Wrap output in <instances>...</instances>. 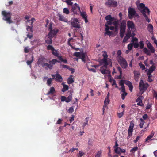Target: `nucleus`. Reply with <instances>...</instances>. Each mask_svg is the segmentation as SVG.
<instances>
[{
	"label": "nucleus",
	"mask_w": 157,
	"mask_h": 157,
	"mask_svg": "<svg viewBox=\"0 0 157 157\" xmlns=\"http://www.w3.org/2000/svg\"><path fill=\"white\" fill-rule=\"evenodd\" d=\"M105 19L107 21L105 24V34L110 36L113 34V32L109 30V27L108 26V25H113L117 30L119 23V21L115 17H112L110 15L107 16L105 17Z\"/></svg>",
	"instance_id": "obj_1"
},
{
	"label": "nucleus",
	"mask_w": 157,
	"mask_h": 157,
	"mask_svg": "<svg viewBox=\"0 0 157 157\" xmlns=\"http://www.w3.org/2000/svg\"><path fill=\"white\" fill-rule=\"evenodd\" d=\"M102 56L103 59L100 61V63L101 65H102V67L106 68L107 66L108 65L110 67H112V62L111 60L109 58H108V56L107 52L105 51L102 52Z\"/></svg>",
	"instance_id": "obj_2"
},
{
	"label": "nucleus",
	"mask_w": 157,
	"mask_h": 157,
	"mask_svg": "<svg viewBox=\"0 0 157 157\" xmlns=\"http://www.w3.org/2000/svg\"><path fill=\"white\" fill-rule=\"evenodd\" d=\"M149 87V85L147 83H144L142 80H141L139 83V89L140 92L137 94V96H140Z\"/></svg>",
	"instance_id": "obj_3"
},
{
	"label": "nucleus",
	"mask_w": 157,
	"mask_h": 157,
	"mask_svg": "<svg viewBox=\"0 0 157 157\" xmlns=\"http://www.w3.org/2000/svg\"><path fill=\"white\" fill-rule=\"evenodd\" d=\"M100 71L103 74H105L106 76H107L109 78V81L111 82H112V85H115L116 84L115 81L113 78H111L110 75L111 72L108 70H106L103 68V67H101L100 69Z\"/></svg>",
	"instance_id": "obj_4"
},
{
	"label": "nucleus",
	"mask_w": 157,
	"mask_h": 157,
	"mask_svg": "<svg viewBox=\"0 0 157 157\" xmlns=\"http://www.w3.org/2000/svg\"><path fill=\"white\" fill-rule=\"evenodd\" d=\"M2 14L3 17L2 18L3 20L6 21L7 23L10 24L12 23L13 21L11 19V14L10 13L3 11L2 12Z\"/></svg>",
	"instance_id": "obj_5"
},
{
	"label": "nucleus",
	"mask_w": 157,
	"mask_h": 157,
	"mask_svg": "<svg viewBox=\"0 0 157 157\" xmlns=\"http://www.w3.org/2000/svg\"><path fill=\"white\" fill-rule=\"evenodd\" d=\"M140 12L142 14L146 21L148 22H150V20L147 16L150 14V11L149 9L147 7L144 8V9L140 10Z\"/></svg>",
	"instance_id": "obj_6"
},
{
	"label": "nucleus",
	"mask_w": 157,
	"mask_h": 157,
	"mask_svg": "<svg viewBox=\"0 0 157 157\" xmlns=\"http://www.w3.org/2000/svg\"><path fill=\"white\" fill-rule=\"evenodd\" d=\"M117 61L122 67L125 69L128 66L127 63L124 58L122 57H119L117 58Z\"/></svg>",
	"instance_id": "obj_7"
},
{
	"label": "nucleus",
	"mask_w": 157,
	"mask_h": 157,
	"mask_svg": "<svg viewBox=\"0 0 157 157\" xmlns=\"http://www.w3.org/2000/svg\"><path fill=\"white\" fill-rule=\"evenodd\" d=\"M119 84L120 86H121V87L120 89L121 90L120 93L122 99L123 100H124L125 97L127 95V93L125 91V87L123 81H121L120 82Z\"/></svg>",
	"instance_id": "obj_8"
},
{
	"label": "nucleus",
	"mask_w": 157,
	"mask_h": 157,
	"mask_svg": "<svg viewBox=\"0 0 157 157\" xmlns=\"http://www.w3.org/2000/svg\"><path fill=\"white\" fill-rule=\"evenodd\" d=\"M128 17L130 19H132L133 16L136 17L137 18L139 17V16L136 12V11L134 8H129L128 9Z\"/></svg>",
	"instance_id": "obj_9"
},
{
	"label": "nucleus",
	"mask_w": 157,
	"mask_h": 157,
	"mask_svg": "<svg viewBox=\"0 0 157 157\" xmlns=\"http://www.w3.org/2000/svg\"><path fill=\"white\" fill-rule=\"evenodd\" d=\"M71 25L72 26L75 28H80V25L78 19L76 18H72L71 21Z\"/></svg>",
	"instance_id": "obj_10"
},
{
	"label": "nucleus",
	"mask_w": 157,
	"mask_h": 157,
	"mask_svg": "<svg viewBox=\"0 0 157 157\" xmlns=\"http://www.w3.org/2000/svg\"><path fill=\"white\" fill-rule=\"evenodd\" d=\"M126 28V23L124 21L122 22L120 27V35L121 37L124 36Z\"/></svg>",
	"instance_id": "obj_11"
},
{
	"label": "nucleus",
	"mask_w": 157,
	"mask_h": 157,
	"mask_svg": "<svg viewBox=\"0 0 157 157\" xmlns=\"http://www.w3.org/2000/svg\"><path fill=\"white\" fill-rule=\"evenodd\" d=\"M114 148L115 152L117 154H120L121 153H124L125 152V150L124 149H121L118 147V144L117 142H116Z\"/></svg>",
	"instance_id": "obj_12"
},
{
	"label": "nucleus",
	"mask_w": 157,
	"mask_h": 157,
	"mask_svg": "<svg viewBox=\"0 0 157 157\" xmlns=\"http://www.w3.org/2000/svg\"><path fill=\"white\" fill-rule=\"evenodd\" d=\"M127 25L128 29L132 32H134L136 30L135 24L134 23L131 21H128L127 22Z\"/></svg>",
	"instance_id": "obj_13"
},
{
	"label": "nucleus",
	"mask_w": 157,
	"mask_h": 157,
	"mask_svg": "<svg viewBox=\"0 0 157 157\" xmlns=\"http://www.w3.org/2000/svg\"><path fill=\"white\" fill-rule=\"evenodd\" d=\"M71 10L74 14H77L78 12H81L80 7L76 3L72 6Z\"/></svg>",
	"instance_id": "obj_14"
},
{
	"label": "nucleus",
	"mask_w": 157,
	"mask_h": 157,
	"mask_svg": "<svg viewBox=\"0 0 157 157\" xmlns=\"http://www.w3.org/2000/svg\"><path fill=\"white\" fill-rule=\"evenodd\" d=\"M58 31L59 30L58 29L56 30L54 29L49 30V32L48 33L47 36L48 38H53L56 36Z\"/></svg>",
	"instance_id": "obj_15"
},
{
	"label": "nucleus",
	"mask_w": 157,
	"mask_h": 157,
	"mask_svg": "<svg viewBox=\"0 0 157 157\" xmlns=\"http://www.w3.org/2000/svg\"><path fill=\"white\" fill-rule=\"evenodd\" d=\"M134 124L133 122L131 121L130 122V125L128 131V138H129L132 135V132L133 130Z\"/></svg>",
	"instance_id": "obj_16"
},
{
	"label": "nucleus",
	"mask_w": 157,
	"mask_h": 157,
	"mask_svg": "<svg viewBox=\"0 0 157 157\" xmlns=\"http://www.w3.org/2000/svg\"><path fill=\"white\" fill-rule=\"evenodd\" d=\"M72 94H71L67 98L65 96H62L61 98V101H65L67 103L70 102L72 98Z\"/></svg>",
	"instance_id": "obj_17"
},
{
	"label": "nucleus",
	"mask_w": 157,
	"mask_h": 157,
	"mask_svg": "<svg viewBox=\"0 0 157 157\" xmlns=\"http://www.w3.org/2000/svg\"><path fill=\"white\" fill-rule=\"evenodd\" d=\"M106 5L109 6L115 7L117 6V3L115 1L108 0L106 2Z\"/></svg>",
	"instance_id": "obj_18"
},
{
	"label": "nucleus",
	"mask_w": 157,
	"mask_h": 157,
	"mask_svg": "<svg viewBox=\"0 0 157 157\" xmlns=\"http://www.w3.org/2000/svg\"><path fill=\"white\" fill-rule=\"evenodd\" d=\"M52 76L53 78H54L57 82H62L63 78L62 76L59 74H56V75H52Z\"/></svg>",
	"instance_id": "obj_19"
},
{
	"label": "nucleus",
	"mask_w": 157,
	"mask_h": 157,
	"mask_svg": "<svg viewBox=\"0 0 157 157\" xmlns=\"http://www.w3.org/2000/svg\"><path fill=\"white\" fill-rule=\"evenodd\" d=\"M35 20L34 18H32L30 20H28L27 21L28 22L31 23L30 26H28L26 28L27 31H30L31 32H33V24L34 21Z\"/></svg>",
	"instance_id": "obj_20"
},
{
	"label": "nucleus",
	"mask_w": 157,
	"mask_h": 157,
	"mask_svg": "<svg viewBox=\"0 0 157 157\" xmlns=\"http://www.w3.org/2000/svg\"><path fill=\"white\" fill-rule=\"evenodd\" d=\"M132 44L133 45L135 48H137L138 47V39L136 37H133L131 40Z\"/></svg>",
	"instance_id": "obj_21"
},
{
	"label": "nucleus",
	"mask_w": 157,
	"mask_h": 157,
	"mask_svg": "<svg viewBox=\"0 0 157 157\" xmlns=\"http://www.w3.org/2000/svg\"><path fill=\"white\" fill-rule=\"evenodd\" d=\"M80 15L82 18L84 20L85 22L86 23H87L88 22V19H87V14L85 12H80Z\"/></svg>",
	"instance_id": "obj_22"
},
{
	"label": "nucleus",
	"mask_w": 157,
	"mask_h": 157,
	"mask_svg": "<svg viewBox=\"0 0 157 157\" xmlns=\"http://www.w3.org/2000/svg\"><path fill=\"white\" fill-rule=\"evenodd\" d=\"M121 81H123L124 84V83L128 86L129 88V90L131 92H132V91L133 86L131 82L128 81H125L124 82L123 80H121Z\"/></svg>",
	"instance_id": "obj_23"
},
{
	"label": "nucleus",
	"mask_w": 157,
	"mask_h": 157,
	"mask_svg": "<svg viewBox=\"0 0 157 157\" xmlns=\"http://www.w3.org/2000/svg\"><path fill=\"white\" fill-rule=\"evenodd\" d=\"M109 98H108V97H106L104 101V105L103 108V113L104 112V110L107 109V105L109 103Z\"/></svg>",
	"instance_id": "obj_24"
},
{
	"label": "nucleus",
	"mask_w": 157,
	"mask_h": 157,
	"mask_svg": "<svg viewBox=\"0 0 157 157\" xmlns=\"http://www.w3.org/2000/svg\"><path fill=\"white\" fill-rule=\"evenodd\" d=\"M147 46L148 48L150 50L149 51L151 53H153L155 52V49L150 43H149L147 44Z\"/></svg>",
	"instance_id": "obj_25"
},
{
	"label": "nucleus",
	"mask_w": 157,
	"mask_h": 157,
	"mask_svg": "<svg viewBox=\"0 0 157 157\" xmlns=\"http://www.w3.org/2000/svg\"><path fill=\"white\" fill-rule=\"evenodd\" d=\"M98 65H93L92 62H88L86 63V66L87 68L88 69H90V68L91 67H98Z\"/></svg>",
	"instance_id": "obj_26"
},
{
	"label": "nucleus",
	"mask_w": 157,
	"mask_h": 157,
	"mask_svg": "<svg viewBox=\"0 0 157 157\" xmlns=\"http://www.w3.org/2000/svg\"><path fill=\"white\" fill-rule=\"evenodd\" d=\"M57 16L59 17V19L62 21H63L64 22H67L68 21L67 19L66 18L63 16L61 14L59 13L57 15Z\"/></svg>",
	"instance_id": "obj_27"
},
{
	"label": "nucleus",
	"mask_w": 157,
	"mask_h": 157,
	"mask_svg": "<svg viewBox=\"0 0 157 157\" xmlns=\"http://www.w3.org/2000/svg\"><path fill=\"white\" fill-rule=\"evenodd\" d=\"M155 68L156 67L154 65L150 67L147 72V74H151L155 70Z\"/></svg>",
	"instance_id": "obj_28"
},
{
	"label": "nucleus",
	"mask_w": 157,
	"mask_h": 157,
	"mask_svg": "<svg viewBox=\"0 0 157 157\" xmlns=\"http://www.w3.org/2000/svg\"><path fill=\"white\" fill-rule=\"evenodd\" d=\"M147 29L148 31L151 34H153V27L151 24H148L147 26Z\"/></svg>",
	"instance_id": "obj_29"
},
{
	"label": "nucleus",
	"mask_w": 157,
	"mask_h": 157,
	"mask_svg": "<svg viewBox=\"0 0 157 157\" xmlns=\"http://www.w3.org/2000/svg\"><path fill=\"white\" fill-rule=\"evenodd\" d=\"M55 92V90L53 87H51L49 89V91L47 94V95H52Z\"/></svg>",
	"instance_id": "obj_30"
},
{
	"label": "nucleus",
	"mask_w": 157,
	"mask_h": 157,
	"mask_svg": "<svg viewBox=\"0 0 157 157\" xmlns=\"http://www.w3.org/2000/svg\"><path fill=\"white\" fill-rule=\"evenodd\" d=\"M134 74L135 80L136 81H138V78L140 75L139 72L138 71H134Z\"/></svg>",
	"instance_id": "obj_31"
},
{
	"label": "nucleus",
	"mask_w": 157,
	"mask_h": 157,
	"mask_svg": "<svg viewBox=\"0 0 157 157\" xmlns=\"http://www.w3.org/2000/svg\"><path fill=\"white\" fill-rule=\"evenodd\" d=\"M45 66L47 67H45V68L46 69H47L48 68H49L50 69H52V66L49 63H44L42 64V67H44Z\"/></svg>",
	"instance_id": "obj_32"
},
{
	"label": "nucleus",
	"mask_w": 157,
	"mask_h": 157,
	"mask_svg": "<svg viewBox=\"0 0 157 157\" xmlns=\"http://www.w3.org/2000/svg\"><path fill=\"white\" fill-rule=\"evenodd\" d=\"M154 133H152L151 134L149 135L148 137L146 138V141L149 142L150 140H151L152 139L151 138L153 136Z\"/></svg>",
	"instance_id": "obj_33"
},
{
	"label": "nucleus",
	"mask_w": 157,
	"mask_h": 157,
	"mask_svg": "<svg viewBox=\"0 0 157 157\" xmlns=\"http://www.w3.org/2000/svg\"><path fill=\"white\" fill-rule=\"evenodd\" d=\"M146 7L145 6V5L143 3H140V4L138 6L137 8L140 11L141 10L144 9Z\"/></svg>",
	"instance_id": "obj_34"
},
{
	"label": "nucleus",
	"mask_w": 157,
	"mask_h": 157,
	"mask_svg": "<svg viewBox=\"0 0 157 157\" xmlns=\"http://www.w3.org/2000/svg\"><path fill=\"white\" fill-rule=\"evenodd\" d=\"M56 62L59 63V61L56 59H53L52 60L50 61L49 62V63L52 66V67H53V65H54Z\"/></svg>",
	"instance_id": "obj_35"
},
{
	"label": "nucleus",
	"mask_w": 157,
	"mask_h": 157,
	"mask_svg": "<svg viewBox=\"0 0 157 157\" xmlns=\"http://www.w3.org/2000/svg\"><path fill=\"white\" fill-rule=\"evenodd\" d=\"M73 75H71L67 79V83L69 84H71L74 82L73 78L71 77Z\"/></svg>",
	"instance_id": "obj_36"
},
{
	"label": "nucleus",
	"mask_w": 157,
	"mask_h": 157,
	"mask_svg": "<svg viewBox=\"0 0 157 157\" xmlns=\"http://www.w3.org/2000/svg\"><path fill=\"white\" fill-rule=\"evenodd\" d=\"M138 47H139L140 49H143L144 46V43L143 41H140L139 43H138Z\"/></svg>",
	"instance_id": "obj_37"
},
{
	"label": "nucleus",
	"mask_w": 157,
	"mask_h": 157,
	"mask_svg": "<svg viewBox=\"0 0 157 157\" xmlns=\"http://www.w3.org/2000/svg\"><path fill=\"white\" fill-rule=\"evenodd\" d=\"M69 87L68 85L65 84H63V88L62 89V91L64 92L68 90Z\"/></svg>",
	"instance_id": "obj_38"
},
{
	"label": "nucleus",
	"mask_w": 157,
	"mask_h": 157,
	"mask_svg": "<svg viewBox=\"0 0 157 157\" xmlns=\"http://www.w3.org/2000/svg\"><path fill=\"white\" fill-rule=\"evenodd\" d=\"M130 34H128V33L126 34L125 36L123 42H125L130 37Z\"/></svg>",
	"instance_id": "obj_39"
},
{
	"label": "nucleus",
	"mask_w": 157,
	"mask_h": 157,
	"mask_svg": "<svg viewBox=\"0 0 157 157\" xmlns=\"http://www.w3.org/2000/svg\"><path fill=\"white\" fill-rule=\"evenodd\" d=\"M143 51L147 55H151L150 52L146 48L143 49Z\"/></svg>",
	"instance_id": "obj_40"
},
{
	"label": "nucleus",
	"mask_w": 157,
	"mask_h": 157,
	"mask_svg": "<svg viewBox=\"0 0 157 157\" xmlns=\"http://www.w3.org/2000/svg\"><path fill=\"white\" fill-rule=\"evenodd\" d=\"M79 58L82 59V61L84 62H85V55L84 54L82 53Z\"/></svg>",
	"instance_id": "obj_41"
},
{
	"label": "nucleus",
	"mask_w": 157,
	"mask_h": 157,
	"mask_svg": "<svg viewBox=\"0 0 157 157\" xmlns=\"http://www.w3.org/2000/svg\"><path fill=\"white\" fill-rule=\"evenodd\" d=\"M140 122L139 124V126L140 128H142L143 127V125L145 123V121L143 120V119L142 118H141L140 119Z\"/></svg>",
	"instance_id": "obj_42"
},
{
	"label": "nucleus",
	"mask_w": 157,
	"mask_h": 157,
	"mask_svg": "<svg viewBox=\"0 0 157 157\" xmlns=\"http://www.w3.org/2000/svg\"><path fill=\"white\" fill-rule=\"evenodd\" d=\"M138 148L137 147H135L133 148H132L130 151L132 154L134 155V152L138 150Z\"/></svg>",
	"instance_id": "obj_43"
},
{
	"label": "nucleus",
	"mask_w": 157,
	"mask_h": 157,
	"mask_svg": "<svg viewBox=\"0 0 157 157\" xmlns=\"http://www.w3.org/2000/svg\"><path fill=\"white\" fill-rule=\"evenodd\" d=\"M63 12L64 13L66 14H68L70 13L69 9L67 8H64L63 9Z\"/></svg>",
	"instance_id": "obj_44"
},
{
	"label": "nucleus",
	"mask_w": 157,
	"mask_h": 157,
	"mask_svg": "<svg viewBox=\"0 0 157 157\" xmlns=\"http://www.w3.org/2000/svg\"><path fill=\"white\" fill-rule=\"evenodd\" d=\"M32 60H28L27 61V64L28 65H30L31 66V64L33 60L34 57L32 55L31 56Z\"/></svg>",
	"instance_id": "obj_45"
},
{
	"label": "nucleus",
	"mask_w": 157,
	"mask_h": 157,
	"mask_svg": "<svg viewBox=\"0 0 157 157\" xmlns=\"http://www.w3.org/2000/svg\"><path fill=\"white\" fill-rule=\"evenodd\" d=\"M117 69L119 72L120 73V75L119 76L118 78L119 79H121L122 77V71L121 69V67H117Z\"/></svg>",
	"instance_id": "obj_46"
},
{
	"label": "nucleus",
	"mask_w": 157,
	"mask_h": 157,
	"mask_svg": "<svg viewBox=\"0 0 157 157\" xmlns=\"http://www.w3.org/2000/svg\"><path fill=\"white\" fill-rule=\"evenodd\" d=\"M52 53L53 55L57 57L58 59L59 57L60 56H59V54L57 52V51L56 50H55V49L54 50L52 51Z\"/></svg>",
	"instance_id": "obj_47"
},
{
	"label": "nucleus",
	"mask_w": 157,
	"mask_h": 157,
	"mask_svg": "<svg viewBox=\"0 0 157 157\" xmlns=\"http://www.w3.org/2000/svg\"><path fill=\"white\" fill-rule=\"evenodd\" d=\"M49 39L47 40H45V42L46 43L48 44H51L52 43V38H49Z\"/></svg>",
	"instance_id": "obj_48"
},
{
	"label": "nucleus",
	"mask_w": 157,
	"mask_h": 157,
	"mask_svg": "<svg viewBox=\"0 0 157 157\" xmlns=\"http://www.w3.org/2000/svg\"><path fill=\"white\" fill-rule=\"evenodd\" d=\"M47 49L48 50H51L52 51L54 50V48L51 45H49L47 47Z\"/></svg>",
	"instance_id": "obj_49"
},
{
	"label": "nucleus",
	"mask_w": 157,
	"mask_h": 157,
	"mask_svg": "<svg viewBox=\"0 0 157 157\" xmlns=\"http://www.w3.org/2000/svg\"><path fill=\"white\" fill-rule=\"evenodd\" d=\"M59 59L61 62H63L65 63H67V59H63L61 56L59 57Z\"/></svg>",
	"instance_id": "obj_50"
},
{
	"label": "nucleus",
	"mask_w": 157,
	"mask_h": 157,
	"mask_svg": "<svg viewBox=\"0 0 157 157\" xmlns=\"http://www.w3.org/2000/svg\"><path fill=\"white\" fill-rule=\"evenodd\" d=\"M124 110H123L122 112L119 113H117V115L118 117L119 118H121V117L124 115Z\"/></svg>",
	"instance_id": "obj_51"
},
{
	"label": "nucleus",
	"mask_w": 157,
	"mask_h": 157,
	"mask_svg": "<svg viewBox=\"0 0 157 157\" xmlns=\"http://www.w3.org/2000/svg\"><path fill=\"white\" fill-rule=\"evenodd\" d=\"M82 53H81L79 52H76L74 53L73 55L75 56L78 57L79 58V57L80 56V55H81V54H82Z\"/></svg>",
	"instance_id": "obj_52"
},
{
	"label": "nucleus",
	"mask_w": 157,
	"mask_h": 157,
	"mask_svg": "<svg viewBox=\"0 0 157 157\" xmlns=\"http://www.w3.org/2000/svg\"><path fill=\"white\" fill-rule=\"evenodd\" d=\"M43 58H39L37 62V63L38 64H41L42 66V64L43 63Z\"/></svg>",
	"instance_id": "obj_53"
},
{
	"label": "nucleus",
	"mask_w": 157,
	"mask_h": 157,
	"mask_svg": "<svg viewBox=\"0 0 157 157\" xmlns=\"http://www.w3.org/2000/svg\"><path fill=\"white\" fill-rule=\"evenodd\" d=\"M74 111V108L73 106H71L69 108L68 110V112L70 113H72Z\"/></svg>",
	"instance_id": "obj_54"
},
{
	"label": "nucleus",
	"mask_w": 157,
	"mask_h": 157,
	"mask_svg": "<svg viewBox=\"0 0 157 157\" xmlns=\"http://www.w3.org/2000/svg\"><path fill=\"white\" fill-rule=\"evenodd\" d=\"M121 52L120 50H118L117 53V58H118L119 57H121Z\"/></svg>",
	"instance_id": "obj_55"
},
{
	"label": "nucleus",
	"mask_w": 157,
	"mask_h": 157,
	"mask_svg": "<svg viewBox=\"0 0 157 157\" xmlns=\"http://www.w3.org/2000/svg\"><path fill=\"white\" fill-rule=\"evenodd\" d=\"M133 46V45L132 44V43H130L127 46L128 49L131 51L132 49Z\"/></svg>",
	"instance_id": "obj_56"
},
{
	"label": "nucleus",
	"mask_w": 157,
	"mask_h": 157,
	"mask_svg": "<svg viewBox=\"0 0 157 157\" xmlns=\"http://www.w3.org/2000/svg\"><path fill=\"white\" fill-rule=\"evenodd\" d=\"M148 76V81L150 82H151L152 81L151 78V74H147Z\"/></svg>",
	"instance_id": "obj_57"
},
{
	"label": "nucleus",
	"mask_w": 157,
	"mask_h": 157,
	"mask_svg": "<svg viewBox=\"0 0 157 157\" xmlns=\"http://www.w3.org/2000/svg\"><path fill=\"white\" fill-rule=\"evenodd\" d=\"M139 65L140 67V68L142 69V70L145 69V66L141 63H139Z\"/></svg>",
	"instance_id": "obj_58"
},
{
	"label": "nucleus",
	"mask_w": 157,
	"mask_h": 157,
	"mask_svg": "<svg viewBox=\"0 0 157 157\" xmlns=\"http://www.w3.org/2000/svg\"><path fill=\"white\" fill-rule=\"evenodd\" d=\"M52 81V78H49L48 79L47 81V84L49 86L51 84Z\"/></svg>",
	"instance_id": "obj_59"
},
{
	"label": "nucleus",
	"mask_w": 157,
	"mask_h": 157,
	"mask_svg": "<svg viewBox=\"0 0 157 157\" xmlns=\"http://www.w3.org/2000/svg\"><path fill=\"white\" fill-rule=\"evenodd\" d=\"M132 31H130L128 33L130 34V37L131 36L132 38L133 37H134V36H135V34L134 33V32H133L132 33H131Z\"/></svg>",
	"instance_id": "obj_60"
},
{
	"label": "nucleus",
	"mask_w": 157,
	"mask_h": 157,
	"mask_svg": "<svg viewBox=\"0 0 157 157\" xmlns=\"http://www.w3.org/2000/svg\"><path fill=\"white\" fill-rule=\"evenodd\" d=\"M143 98V97L142 96H140L139 97L136 99V101L138 102L139 101H142V100Z\"/></svg>",
	"instance_id": "obj_61"
},
{
	"label": "nucleus",
	"mask_w": 157,
	"mask_h": 157,
	"mask_svg": "<svg viewBox=\"0 0 157 157\" xmlns=\"http://www.w3.org/2000/svg\"><path fill=\"white\" fill-rule=\"evenodd\" d=\"M66 2L68 5H72L73 2L71 1V0H67Z\"/></svg>",
	"instance_id": "obj_62"
},
{
	"label": "nucleus",
	"mask_w": 157,
	"mask_h": 157,
	"mask_svg": "<svg viewBox=\"0 0 157 157\" xmlns=\"http://www.w3.org/2000/svg\"><path fill=\"white\" fill-rule=\"evenodd\" d=\"M24 52L25 53H28L29 52V51L28 47H25L24 49Z\"/></svg>",
	"instance_id": "obj_63"
},
{
	"label": "nucleus",
	"mask_w": 157,
	"mask_h": 157,
	"mask_svg": "<svg viewBox=\"0 0 157 157\" xmlns=\"http://www.w3.org/2000/svg\"><path fill=\"white\" fill-rule=\"evenodd\" d=\"M62 121V120L61 119H59L56 123V124H60Z\"/></svg>",
	"instance_id": "obj_64"
}]
</instances>
